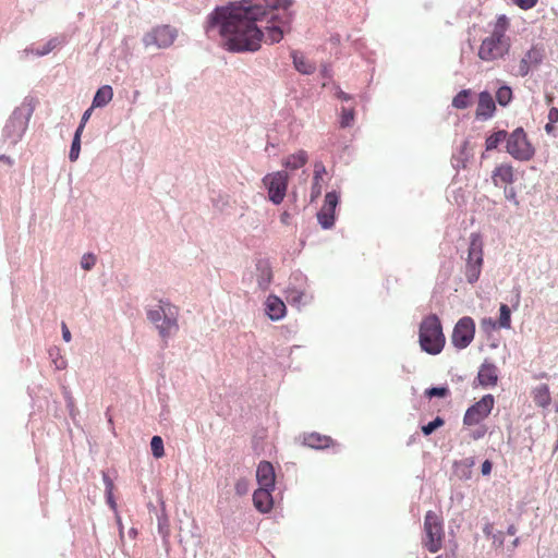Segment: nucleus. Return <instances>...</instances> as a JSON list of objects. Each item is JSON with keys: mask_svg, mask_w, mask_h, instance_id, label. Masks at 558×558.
<instances>
[{"mask_svg": "<svg viewBox=\"0 0 558 558\" xmlns=\"http://www.w3.org/2000/svg\"><path fill=\"white\" fill-rule=\"evenodd\" d=\"M532 398L534 403L541 408H547L551 402L549 387L542 384L532 390Z\"/></svg>", "mask_w": 558, "mask_h": 558, "instance_id": "5701e85b", "label": "nucleus"}, {"mask_svg": "<svg viewBox=\"0 0 558 558\" xmlns=\"http://www.w3.org/2000/svg\"><path fill=\"white\" fill-rule=\"evenodd\" d=\"M517 5L523 10H529L535 7L537 0H513Z\"/></svg>", "mask_w": 558, "mask_h": 558, "instance_id": "58836bf2", "label": "nucleus"}, {"mask_svg": "<svg viewBox=\"0 0 558 558\" xmlns=\"http://www.w3.org/2000/svg\"><path fill=\"white\" fill-rule=\"evenodd\" d=\"M496 99L500 106H507L512 99V89L504 85L496 92Z\"/></svg>", "mask_w": 558, "mask_h": 558, "instance_id": "c756f323", "label": "nucleus"}, {"mask_svg": "<svg viewBox=\"0 0 558 558\" xmlns=\"http://www.w3.org/2000/svg\"><path fill=\"white\" fill-rule=\"evenodd\" d=\"M418 340L422 350L428 354L436 355L442 351L446 338L442 332L440 319L437 315L430 314L422 320L418 330Z\"/></svg>", "mask_w": 558, "mask_h": 558, "instance_id": "7ed1b4c3", "label": "nucleus"}, {"mask_svg": "<svg viewBox=\"0 0 558 558\" xmlns=\"http://www.w3.org/2000/svg\"><path fill=\"white\" fill-rule=\"evenodd\" d=\"M102 480H104V483L106 486V494L113 493L114 485H113L112 480L109 477V475L107 473H102Z\"/></svg>", "mask_w": 558, "mask_h": 558, "instance_id": "ea45409f", "label": "nucleus"}, {"mask_svg": "<svg viewBox=\"0 0 558 558\" xmlns=\"http://www.w3.org/2000/svg\"><path fill=\"white\" fill-rule=\"evenodd\" d=\"M506 138H507L506 131L501 130V131H497V132L493 133L492 135H489L486 138V143H485L486 150H492V149L497 148V146Z\"/></svg>", "mask_w": 558, "mask_h": 558, "instance_id": "bb28decb", "label": "nucleus"}, {"mask_svg": "<svg viewBox=\"0 0 558 558\" xmlns=\"http://www.w3.org/2000/svg\"><path fill=\"white\" fill-rule=\"evenodd\" d=\"M291 57L295 70L301 74L310 75L315 72V64L307 60L303 53L299 51H292Z\"/></svg>", "mask_w": 558, "mask_h": 558, "instance_id": "4be33fe9", "label": "nucleus"}, {"mask_svg": "<svg viewBox=\"0 0 558 558\" xmlns=\"http://www.w3.org/2000/svg\"><path fill=\"white\" fill-rule=\"evenodd\" d=\"M339 194L336 191L328 192L325 195L324 205L317 213L318 223L323 229H330L335 225L336 220V208L339 204Z\"/></svg>", "mask_w": 558, "mask_h": 558, "instance_id": "f8f14e48", "label": "nucleus"}, {"mask_svg": "<svg viewBox=\"0 0 558 558\" xmlns=\"http://www.w3.org/2000/svg\"><path fill=\"white\" fill-rule=\"evenodd\" d=\"M0 161H8V162H10V158L4 156V155H1L0 156Z\"/></svg>", "mask_w": 558, "mask_h": 558, "instance_id": "bf43d9fd", "label": "nucleus"}, {"mask_svg": "<svg viewBox=\"0 0 558 558\" xmlns=\"http://www.w3.org/2000/svg\"><path fill=\"white\" fill-rule=\"evenodd\" d=\"M486 434V428L485 427H481L478 429H476L475 432L472 433V438L473 439H480L482 437H484V435Z\"/></svg>", "mask_w": 558, "mask_h": 558, "instance_id": "09e8293b", "label": "nucleus"}, {"mask_svg": "<svg viewBox=\"0 0 558 558\" xmlns=\"http://www.w3.org/2000/svg\"><path fill=\"white\" fill-rule=\"evenodd\" d=\"M150 448L153 456L157 459L165 456L163 441L160 436H154L150 441Z\"/></svg>", "mask_w": 558, "mask_h": 558, "instance_id": "2f4dec72", "label": "nucleus"}, {"mask_svg": "<svg viewBox=\"0 0 558 558\" xmlns=\"http://www.w3.org/2000/svg\"><path fill=\"white\" fill-rule=\"evenodd\" d=\"M544 59V51L538 47H532L525 52L523 58L520 60L518 66V75L521 77L526 76L532 68H535L542 63Z\"/></svg>", "mask_w": 558, "mask_h": 558, "instance_id": "4468645a", "label": "nucleus"}, {"mask_svg": "<svg viewBox=\"0 0 558 558\" xmlns=\"http://www.w3.org/2000/svg\"><path fill=\"white\" fill-rule=\"evenodd\" d=\"M256 478L259 487H275L276 474L274 466L268 461H262L256 470Z\"/></svg>", "mask_w": 558, "mask_h": 558, "instance_id": "f3484780", "label": "nucleus"}, {"mask_svg": "<svg viewBox=\"0 0 558 558\" xmlns=\"http://www.w3.org/2000/svg\"><path fill=\"white\" fill-rule=\"evenodd\" d=\"M32 113L33 109L28 106H21L13 111L3 128L2 138L5 145L10 147L19 143L26 131Z\"/></svg>", "mask_w": 558, "mask_h": 558, "instance_id": "20e7f679", "label": "nucleus"}, {"mask_svg": "<svg viewBox=\"0 0 558 558\" xmlns=\"http://www.w3.org/2000/svg\"><path fill=\"white\" fill-rule=\"evenodd\" d=\"M147 318L155 325L165 344L179 330V310L169 302L160 301L156 307L147 310Z\"/></svg>", "mask_w": 558, "mask_h": 558, "instance_id": "f03ea898", "label": "nucleus"}, {"mask_svg": "<svg viewBox=\"0 0 558 558\" xmlns=\"http://www.w3.org/2000/svg\"><path fill=\"white\" fill-rule=\"evenodd\" d=\"M470 105V90L463 89L460 93H458L453 100L452 106L458 109H465Z\"/></svg>", "mask_w": 558, "mask_h": 558, "instance_id": "cd10ccee", "label": "nucleus"}, {"mask_svg": "<svg viewBox=\"0 0 558 558\" xmlns=\"http://www.w3.org/2000/svg\"><path fill=\"white\" fill-rule=\"evenodd\" d=\"M450 391L447 387H433L425 390V396L429 399L434 397L445 398L449 396Z\"/></svg>", "mask_w": 558, "mask_h": 558, "instance_id": "f704fd0d", "label": "nucleus"}, {"mask_svg": "<svg viewBox=\"0 0 558 558\" xmlns=\"http://www.w3.org/2000/svg\"><path fill=\"white\" fill-rule=\"evenodd\" d=\"M545 129H546V131H549L550 130V125L547 124Z\"/></svg>", "mask_w": 558, "mask_h": 558, "instance_id": "680f3d73", "label": "nucleus"}, {"mask_svg": "<svg viewBox=\"0 0 558 558\" xmlns=\"http://www.w3.org/2000/svg\"><path fill=\"white\" fill-rule=\"evenodd\" d=\"M500 316L497 323H492L493 327L509 329L511 327V311L507 304L500 305Z\"/></svg>", "mask_w": 558, "mask_h": 558, "instance_id": "393cba45", "label": "nucleus"}, {"mask_svg": "<svg viewBox=\"0 0 558 558\" xmlns=\"http://www.w3.org/2000/svg\"><path fill=\"white\" fill-rule=\"evenodd\" d=\"M94 108H95V107H93V106H92L90 108H88V109L83 113L82 119H81V122H82L83 124H86V122L89 120V118H90V116H92V112H93V109H94Z\"/></svg>", "mask_w": 558, "mask_h": 558, "instance_id": "3c124183", "label": "nucleus"}, {"mask_svg": "<svg viewBox=\"0 0 558 558\" xmlns=\"http://www.w3.org/2000/svg\"><path fill=\"white\" fill-rule=\"evenodd\" d=\"M60 44H61V41L58 38H51L49 41H47L43 46L41 49H37V50L34 51L33 49L26 48L23 52L25 54L32 52V53H35L38 57H41V56L48 54L50 51H52L54 48H57Z\"/></svg>", "mask_w": 558, "mask_h": 558, "instance_id": "a878e982", "label": "nucleus"}, {"mask_svg": "<svg viewBox=\"0 0 558 558\" xmlns=\"http://www.w3.org/2000/svg\"><path fill=\"white\" fill-rule=\"evenodd\" d=\"M508 533H509V534H514L513 529H512V527H511V529H509Z\"/></svg>", "mask_w": 558, "mask_h": 558, "instance_id": "052dcab7", "label": "nucleus"}, {"mask_svg": "<svg viewBox=\"0 0 558 558\" xmlns=\"http://www.w3.org/2000/svg\"><path fill=\"white\" fill-rule=\"evenodd\" d=\"M507 151L519 160H529L534 155V149L527 142L526 134L522 128L515 129L507 137Z\"/></svg>", "mask_w": 558, "mask_h": 558, "instance_id": "1a4fd4ad", "label": "nucleus"}, {"mask_svg": "<svg viewBox=\"0 0 558 558\" xmlns=\"http://www.w3.org/2000/svg\"><path fill=\"white\" fill-rule=\"evenodd\" d=\"M80 150H81V140H78V136H74L73 141H72L70 154H69V158L71 161H74L78 158Z\"/></svg>", "mask_w": 558, "mask_h": 558, "instance_id": "c9c22d12", "label": "nucleus"}, {"mask_svg": "<svg viewBox=\"0 0 558 558\" xmlns=\"http://www.w3.org/2000/svg\"><path fill=\"white\" fill-rule=\"evenodd\" d=\"M474 335V320L471 317L465 316L459 319L456 324L451 336V342L456 348L464 349L473 341Z\"/></svg>", "mask_w": 558, "mask_h": 558, "instance_id": "9d476101", "label": "nucleus"}, {"mask_svg": "<svg viewBox=\"0 0 558 558\" xmlns=\"http://www.w3.org/2000/svg\"><path fill=\"white\" fill-rule=\"evenodd\" d=\"M95 264H96L95 255H93V254H85L82 257L81 266H82L83 269L89 270V269H92L95 266Z\"/></svg>", "mask_w": 558, "mask_h": 558, "instance_id": "e433bc0d", "label": "nucleus"}, {"mask_svg": "<svg viewBox=\"0 0 558 558\" xmlns=\"http://www.w3.org/2000/svg\"><path fill=\"white\" fill-rule=\"evenodd\" d=\"M483 475H488L492 472V462L488 460H485L481 468Z\"/></svg>", "mask_w": 558, "mask_h": 558, "instance_id": "a18cd8bd", "label": "nucleus"}, {"mask_svg": "<svg viewBox=\"0 0 558 558\" xmlns=\"http://www.w3.org/2000/svg\"><path fill=\"white\" fill-rule=\"evenodd\" d=\"M320 75L324 77V78H330L331 77V69L329 65L327 64H324L320 69Z\"/></svg>", "mask_w": 558, "mask_h": 558, "instance_id": "49530a36", "label": "nucleus"}, {"mask_svg": "<svg viewBox=\"0 0 558 558\" xmlns=\"http://www.w3.org/2000/svg\"><path fill=\"white\" fill-rule=\"evenodd\" d=\"M508 26H509V22H508L507 16L506 15H500V16H498V19H497V21L495 23V26H494V29H493L492 34L497 35V36H501V37H508L506 35Z\"/></svg>", "mask_w": 558, "mask_h": 558, "instance_id": "7c9ffc66", "label": "nucleus"}, {"mask_svg": "<svg viewBox=\"0 0 558 558\" xmlns=\"http://www.w3.org/2000/svg\"><path fill=\"white\" fill-rule=\"evenodd\" d=\"M290 219H291V216L288 211H283L280 216V221L283 223V225H289L290 222Z\"/></svg>", "mask_w": 558, "mask_h": 558, "instance_id": "864d4df0", "label": "nucleus"}, {"mask_svg": "<svg viewBox=\"0 0 558 558\" xmlns=\"http://www.w3.org/2000/svg\"><path fill=\"white\" fill-rule=\"evenodd\" d=\"M84 128H85V124H83L81 122L80 125L77 126L76 131H75L74 136H78V140H81V135L83 133Z\"/></svg>", "mask_w": 558, "mask_h": 558, "instance_id": "5fc2aeb1", "label": "nucleus"}, {"mask_svg": "<svg viewBox=\"0 0 558 558\" xmlns=\"http://www.w3.org/2000/svg\"><path fill=\"white\" fill-rule=\"evenodd\" d=\"M445 538L444 520L441 514L434 511H427L424 518V537L423 545L430 553H437L441 549Z\"/></svg>", "mask_w": 558, "mask_h": 558, "instance_id": "39448f33", "label": "nucleus"}, {"mask_svg": "<svg viewBox=\"0 0 558 558\" xmlns=\"http://www.w3.org/2000/svg\"><path fill=\"white\" fill-rule=\"evenodd\" d=\"M287 299L289 301L300 303L303 299V293L300 291H296V290H291V291H289Z\"/></svg>", "mask_w": 558, "mask_h": 558, "instance_id": "a19ab883", "label": "nucleus"}, {"mask_svg": "<svg viewBox=\"0 0 558 558\" xmlns=\"http://www.w3.org/2000/svg\"><path fill=\"white\" fill-rule=\"evenodd\" d=\"M274 488L259 487L253 494L254 507L262 513H267L272 509L274 500L271 492Z\"/></svg>", "mask_w": 558, "mask_h": 558, "instance_id": "dca6fc26", "label": "nucleus"}, {"mask_svg": "<svg viewBox=\"0 0 558 558\" xmlns=\"http://www.w3.org/2000/svg\"><path fill=\"white\" fill-rule=\"evenodd\" d=\"M294 0H240L217 7L208 16V38H220L230 52H255L262 43L276 44L283 38L293 19Z\"/></svg>", "mask_w": 558, "mask_h": 558, "instance_id": "f257e3e1", "label": "nucleus"}, {"mask_svg": "<svg viewBox=\"0 0 558 558\" xmlns=\"http://www.w3.org/2000/svg\"><path fill=\"white\" fill-rule=\"evenodd\" d=\"M355 119V111L354 108H341V117H340V126L345 129L350 128Z\"/></svg>", "mask_w": 558, "mask_h": 558, "instance_id": "c85d7f7f", "label": "nucleus"}, {"mask_svg": "<svg viewBox=\"0 0 558 558\" xmlns=\"http://www.w3.org/2000/svg\"><path fill=\"white\" fill-rule=\"evenodd\" d=\"M500 178L502 179V181H504L505 183H511V182H512V177H505V175H501Z\"/></svg>", "mask_w": 558, "mask_h": 558, "instance_id": "13d9d810", "label": "nucleus"}, {"mask_svg": "<svg viewBox=\"0 0 558 558\" xmlns=\"http://www.w3.org/2000/svg\"><path fill=\"white\" fill-rule=\"evenodd\" d=\"M511 41L509 37H501L490 34L482 40L477 56L485 62H492L504 59L510 50Z\"/></svg>", "mask_w": 558, "mask_h": 558, "instance_id": "423d86ee", "label": "nucleus"}, {"mask_svg": "<svg viewBox=\"0 0 558 558\" xmlns=\"http://www.w3.org/2000/svg\"><path fill=\"white\" fill-rule=\"evenodd\" d=\"M62 337L66 342L71 340V332L64 323H62Z\"/></svg>", "mask_w": 558, "mask_h": 558, "instance_id": "8fccbe9b", "label": "nucleus"}, {"mask_svg": "<svg viewBox=\"0 0 558 558\" xmlns=\"http://www.w3.org/2000/svg\"><path fill=\"white\" fill-rule=\"evenodd\" d=\"M106 495H107V502H108V505L110 506L111 509L116 510L117 509V504H116V500L113 498V493L106 494Z\"/></svg>", "mask_w": 558, "mask_h": 558, "instance_id": "603ef678", "label": "nucleus"}, {"mask_svg": "<svg viewBox=\"0 0 558 558\" xmlns=\"http://www.w3.org/2000/svg\"><path fill=\"white\" fill-rule=\"evenodd\" d=\"M493 174H495V175H498V174H511V167L500 166V167L495 169Z\"/></svg>", "mask_w": 558, "mask_h": 558, "instance_id": "c03bdc74", "label": "nucleus"}, {"mask_svg": "<svg viewBox=\"0 0 558 558\" xmlns=\"http://www.w3.org/2000/svg\"><path fill=\"white\" fill-rule=\"evenodd\" d=\"M178 37V31L169 25H160L145 33L142 41L145 48L166 49L170 47Z\"/></svg>", "mask_w": 558, "mask_h": 558, "instance_id": "6e6552de", "label": "nucleus"}, {"mask_svg": "<svg viewBox=\"0 0 558 558\" xmlns=\"http://www.w3.org/2000/svg\"><path fill=\"white\" fill-rule=\"evenodd\" d=\"M548 119L550 122H557L558 121V109L553 107L550 108L549 112H548Z\"/></svg>", "mask_w": 558, "mask_h": 558, "instance_id": "de8ad7c7", "label": "nucleus"}, {"mask_svg": "<svg viewBox=\"0 0 558 558\" xmlns=\"http://www.w3.org/2000/svg\"><path fill=\"white\" fill-rule=\"evenodd\" d=\"M275 148V145L272 143H268L265 150L266 153H268L269 155L271 154V149Z\"/></svg>", "mask_w": 558, "mask_h": 558, "instance_id": "4d7b16f0", "label": "nucleus"}, {"mask_svg": "<svg viewBox=\"0 0 558 558\" xmlns=\"http://www.w3.org/2000/svg\"><path fill=\"white\" fill-rule=\"evenodd\" d=\"M235 490L239 495H244L248 490V484L246 480H239L235 483Z\"/></svg>", "mask_w": 558, "mask_h": 558, "instance_id": "4c0bfd02", "label": "nucleus"}, {"mask_svg": "<svg viewBox=\"0 0 558 558\" xmlns=\"http://www.w3.org/2000/svg\"><path fill=\"white\" fill-rule=\"evenodd\" d=\"M470 240L465 277L470 283H474L478 280L482 270L483 241L478 233H472Z\"/></svg>", "mask_w": 558, "mask_h": 558, "instance_id": "0eeeda50", "label": "nucleus"}, {"mask_svg": "<svg viewBox=\"0 0 558 558\" xmlns=\"http://www.w3.org/2000/svg\"><path fill=\"white\" fill-rule=\"evenodd\" d=\"M307 160V153L305 150H299L295 154L286 157L282 161V166L286 168V170L296 171L304 167Z\"/></svg>", "mask_w": 558, "mask_h": 558, "instance_id": "412c9836", "label": "nucleus"}, {"mask_svg": "<svg viewBox=\"0 0 558 558\" xmlns=\"http://www.w3.org/2000/svg\"><path fill=\"white\" fill-rule=\"evenodd\" d=\"M266 313L271 320H279L286 314V305L278 296L269 295L266 300Z\"/></svg>", "mask_w": 558, "mask_h": 558, "instance_id": "a211bd4d", "label": "nucleus"}, {"mask_svg": "<svg viewBox=\"0 0 558 558\" xmlns=\"http://www.w3.org/2000/svg\"><path fill=\"white\" fill-rule=\"evenodd\" d=\"M272 279L271 269L268 266H265L260 269V275L258 276V286L266 290L270 284Z\"/></svg>", "mask_w": 558, "mask_h": 558, "instance_id": "473e14b6", "label": "nucleus"}, {"mask_svg": "<svg viewBox=\"0 0 558 558\" xmlns=\"http://www.w3.org/2000/svg\"><path fill=\"white\" fill-rule=\"evenodd\" d=\"M313 174H327V170L322 161H315Z\"/></svg>", "mask_w": 558, "mask_h": 558, "instance_id": "37998d69", "label": "nucleus"}, {"mask_svg": "<svg viewBox=\"0 0 558 558\" xmlns=\"http://www.w3.org/2000/svg\"><path fill=\"white\" fill-rule=\"evenodd\" d=\"M478 385L482 387H494L498 381V371L495 364L484 362L477 373L476 377Z\"/></svg>", "mask_w": 558, "mask_h": 558, "instance_id": "2eb2a0df", "label": "nucleus"}, {"mask_svg": "<svg viewBox=\"0 0 558 558\" xmlns=\"http://www.w3.org/2000/svg\"><path fill=\"white\" fill-rule=\"evenodd\" d=\"M113 97V89L110 85L99 87L93 98V107L102 108L107 106Z\"/></svg>", "mask_w": 558, "mask_h": 558, "instance_id": "b1692460", "label": "nucleus"}, {"mask_svg": "<svg viewBox=\"0 0 558 558\" xmlns=\"http://www.w3.org/2000/svg\"><path fill=\"white\" fill-rule=\"evenodd\" d=\"M494 404V397L492 395H485L480 401H477L466 410L463 417V424H478L490 414Z\"/></svg>", "mask_w": 558, "mask_h": 558, "instance_id": "9b49d317", "label": "nucleus"}, {"mask_svg": "<svg viewBox=\"0 0 558 558\" xmlns=\"http://www.w3.org/2000/svg\"><path fill=\"white\" fill-rule=\"evenodd\" d=\"M317 186H318V181L316 180V181H315V184H314V187H313V194H312V197H313V198H314V197H316V196H318V195H319V193H320V191H319V189H318Z\"/></svg>", "mask_w": 558, "mask_h": 558, "instance_id": "6e6d98bb", "label": "nucleus"}, {"mask_svg": "<svg viewBox=\"0 0 558 558\" xmlns=\"http://www.w3.org/2000/svg\"><path fill=\"white\" fill-rule=\"evenodd\" d=\"M495 108L496 107L492 95L488 92H482L478 98L476 114L478 117H483L484 119H488L493 116Z\"/></svg>", "mask_w": 558, "mask_h": 558, "instance_id": "aec40b11", "label": "nucleus"}, {"mask_svg": "<svg viewBox=\"0 0 558 558\" xmlns=\"http://www.w3.org/2000/svg\"><path fill=\"white\" fill-rule=\"evenodd\" d=\"M264 183L268 189L269 199L276 205L280 204L286 196L288 177H264Z\"/></svg>", "mask_w": 558, "mask_h": 558, "instance_id": "ddd939ff", "label": "nucleus"}, {"mask_svg": "<svg viewBox=\"0 0 558 558\" xmlns=\"http://www.w3.org/2000/svg\"><path fill=\"white\" fill-rule=\"evenodd\" d=\"M335 96L342 101H349L352 99V96L341 90L339 86H336Z\"/></svg>", "mask_w": 558, "mask_h": 558, "instance_id": "79ce46f5", "label": "nucleus"}, {"mask_svg": "<svg viewBox=\"0 0 558 558\" xmlns=\"http://www.w3.org/2000/svg\"><path fill=\"white\" fill-rule=\"evenodd\" d=\"M445 424V420L440 416H437L433 422L422 426V432L424 435L428 436L434 433L437 428L441 427Z\"/></svg>", "mask_w": 558, "mask_h": 558, "instance_id": "72a5a7b5", "label": "nucleus"}, {"mask_svg": "<svg viewBox=\"0 0 558 558\" xmlns=\"http://www.w3.org/2000/svg\"><path fill=\"white\" fill-rule=\"evenodd\" d=\"M303 444L314 449H326L333 446V440L331 437L326 435L310 433L304 435Z\"/></svg>", "mask_w": 558, "mask_h": 558, "instance_id": "6ab92c4d", "label": "nucleus"}]
</instances>
